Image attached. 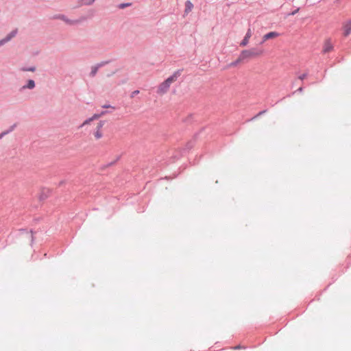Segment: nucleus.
Segmentation results:
<instances>
[{
	"mask_svg": "<svg viewBox=\"0 0 351 351\" xmlns=\"http://www.w3.org/2000/svg\"><path fill=\"white\" fill-rule=\"evenodd\" d=\"M139 93V90H134L132 93H131V97L133 98L136 95H138Z\"/></svg>",
	"mask_w": 351,
	"mask_h": 351,
	"instance_id": "obj_28",
	"label": "nucleus"
},
{
	"mask_svg": "<svg viewBox=\"0 0 351 351\" xmlns=\"http://www.w3.org/2000/svg\"><path fill=\"white\" fill-rule=\"evenodd\" d=\"M251 36H252L251 29H248V30L246 32L243 39L241 42L240 45L243 46V47L247 45V43H249V39L251 37Z\"/></svg>",
	"mask_w": 351,
	"mask_h": 351,
	"instance_id": "obj_8",
	"label": "nucleus"
},
{
	"mask_svg": "<svg viewBox=\"0 0 351 351\" xmlns=\"http://www.w3.org/2000/svg\"><path fill=\"white\" fill-rule=\"evenodd\" d=\"M100 117H100L99 113H96V114H94L90 118L93 119V121H94V120L98 119Z\"/></svg>",
	"mask_w": 351,
	"mask_h": 351,
	"instance_id": "obj_27",
	"label": "nucleus"
},
{
	"mask_svg": "<svg viewBox=\"0 0 351 351\" xmlns=\"http://www.w3.org/2000/svg\"><path fill=\"white\" fill-rule=\"evenodd\" d=\"M94 135H95V137L97 138V139H99L102 137V133L101 132L100 130H96L94 133Z\"/></svg>",
	"mask_w": 351,
	"mask_h": 351,
	"instance_id": "obj_18",
	"label": "nucleus"
},
{
	"mask_svg": "<svg viewBox=\"0 0 351 351\" xmlns=\"http://www.w3.org/2000/svg\"><path fill=\"white\" fill-rule=\"evenodd\" d=\"M109 112H110L106 111V110H102L101 112H99V114H100V117H102Z\"/></svg>",
	"mask_w": 351,
	"mask_h": 351,
	"instance_id": "obj_31",
	"label": "nucleus"
},
{
	"mask_svg": "<svg viewBox=\"0 0 351 351\" xmlns=\"http://www.w3.org/2000/svg\"><path fill=\"white\" fill-rule=\"evenodd\" d=\"M296 91L297 92H300V93L302 92L303 91V87H300Z\"/></svg>",
	"mask_w": 351,
	"mask_h": 351,
	"instance_id": "obj_34",
	"label": "nucleus"
},
{
	"mask_svg": "<svg viewBox=\"0 0 351 351\" xmlns=\"http://www.w3.org/2000/svg\"><path fill=\"white\" fill-rule=\"evenodd\" d=\"M21 71L34 72L36 71V67L34 66L29 67H22Z\"/></svg>",
	"mask_w": 351,
	"mask_h": 351,
	"instance_id": "obj_14",
	"label": "nucleus"
},
{
	"mask_svg": "<svg viewBox=\"0 0 351 351\" xmlns=\"http://www.w3.org/2000/svg\"><path fill=\"white\" fill-rule=\"evenodd\" d=\"M102 108H111L112 110H114L115 109V107L111 106V105H104L102 106Z\"/></svg>",
	"mask_w": 351,
	"mask_h": 351,
	"instance_id": "obj_30",
	"label": "nucleus"
},
{
	"mask_svg": "<svg viewBox=\"0 0 351 351\" xmlns=\"http://www.w3.org/2000/svg\"><path fill=\"white\" fill-rule=\"evenodd\" d=\"M333 48H334V47L331 42V39L328 38L325 40V42L324 43L322 53H328V52L331 51L333 49Z\"/></svg>",
	"mask_w": 351,
	"mask_h": 351,
	"instance_id": "obj_5",
	"label": "nucleus"
},
{
	"mask_svg": "<svg viewBox=\"0 0 351 351\" xmlns=\"http://www.w3.org/2000/svg\"><path fill=\"white\" fill-rule=\"evenodd\" d=\"M279 36V34L276 32H270L266 34H265L263 37L262 41L261 42V44H263L264 42H265L267 40L277 37Z\"/></svg>",
	"mask_w": 351,
	"mask_h": 351,
	"instance_id": "obj_6",
	"label": "nucleus"
},
{
	"mask_svg": "<svg viewBox=\"0 0 351 351\" xmlns=\"http://www.w3.org/2000/svg\"><path fill=\"white\" fill-rule=\"evenodd\" d=\"M109 62H110V61H102V62H101L99 63H97L96 65L97 66H99V68L105 66L106 64H108Z\"/></svg>",
	"mask_w": 351,
	"mask_h": 351,
	"instance_id": "obj_25",
	"label": "nucleus"
},
{
	"mask_svg": "<svg viewBox=\"0 0 351 351\" xmlns=\"http://www.w3.org/2000/svg\"><path fill=\"white\" fill-rule=\"evenodd\" d=\"M307 76V73H303L302 75H300L298 78L300 80H303L306 78V77Z\"/></svg>",
	"mask_w": 351,
	"mask_h": 351,
	"instance_id": "obj_29",
	"label": "nucleus"
},
{
	"mask_svg": "<svg viewBox=\"0 0 351 351\" xmlns=\"http://www.w3.org/2000/svg\"><path fill=\"white\" fill-rule=\"evenodd\" d=\"M5 136V133H4V132H2L1 134H0V140Z\"/></svg>",
	"mask_w": 351,
	"mask_h": 351,
	"instance_id": "obj_33",
	"label": "nucleus"
},
{
	"mask_svg": "<svg viewBox=\"0 0 351 351\" xmlns=\"http://www.w3.org/2000/svg\"><path fill=\"white\" fill-rule=\"evenodd\" d=\"M263 51L259 48H252L247 50H243L240 53V60H246L248 58L258 56L263 53Z\"/></svg>",
	"mask_w": 351,
	"mask_h": 351,
	"instance_id": "obj_1",
	"label": "nucleus"
},
{
	"mask_svg": "<svg viewBox=\"0 0 351 351\" xmlns=\"http://www.w3.org/2000/svg\"><path fill=\"white\" fill-rule=\"evenodd\" d=\"M193 147V143L190 141L186 145V147L183 149V152H185L186 150H189Z\"/></svg>",
	"mask_w": 351,
	"mask_h": 351,
	"instance_id": "obj_16",
	"label": "nucleus"
},
{
	"mask_svg": "<svg viewBox=\"0 0 351 351\" xmlns=\"http://www.w3.org/2000/svg\"><path fill=\"white\" fill-rule=\"evenodd\" d=\"M91 121H93V119H91V118L90 117V118H88V119H86V120L82 123V124H81V125H80V127H79V128H82V127H84V125H87V124L90 123Z\"/></svg>",
	"mask_w": 351,
	"mask_h": 351,
	"instance_id": "obj_17",
	"label": "nucleus"
},
{
	"mask_svg": "<svg viewBox=\"0 0 351 351\" xmlns=\"http://www.w3.org/2000/svg\"><path fill=\"white\" fill-rule=\"evenodd\" d=\"M64 181H61V182H60V185L63 184V183H64Z\"/></svg>",
	"mask_w": 351,
	"mask_h": 351,
	"instance_id": "obj_39",
	"label": "nucleus"
},
{
	"mask_svg": "<svg viewBox=\"0 0 351 351\" xmlns=\"http://www.w3.org/2000/svg\"><path fill=\"white\" fill-rule=\"evenodd\" d=\"M181 72H182V70L179 69V70L176 71L173 73V75L176 80H177V78L181 75Z\"/></svg>",
	"mask_w": 351,
	"mask_h": 351,
	"instance_id": "obj_21",
	"label": "nucleus"
},
{
	"mask_svg": "<svg viewBox=\"0 0 351 351\" xmlns=\"http://www.w3.org/2000/svg\"><path fill=\"white\" fill-rule=\"evenodd\" d=\"M299 11V8L295 10L294 11H293L292 12H291L289 14V15H295Z\"/></svg>",
	"mask_w": 351,
	"mask_h": 351,
	"instance_id": "obj_32",
	"label": "nucleus"
},
{
	"mask_svg": "<svg viewBox=\"0 0 351 351\" xmlns=\"http://www.w3.org/2000/svg\"><path fill=\"white\" fill-rule=\"evenodd\" d=\"M95 0H80L82 5H92Z\"/></svg>",
	"mask_w": 351,
	"mask_h": 351,
	"instance_id": "obj_13",
	"label": "nucleus"
},
{
	"mask_svg": "<svg viewBox=\"0 0 351 351\" xmlns=\"http://www.w3.org/2000/svg\"><path fill=\"white\" fill-rule=\"evenodd\" d=\"M49 193V190H47L42 191V193L40 195L39 199L40 200H44L48 197V194Z\"/></svg>",
	"mask_w": 351,
	"mask_h": 351,
	"instance_id": "obj_12",
	"label": "nucleus"
},
{
	"mask_svg": "<svg viewBox=\"0 0 351 351\" xmlns=\"http://www.w3.org/2000/svg\"><path fill=\"white\" fill-rule=\"evenodd\" d=\"M267 111V110H263L259 112L256 115H255L253 118H252V120H254V119L258 118L259 116L266 113Z\"/></svg>",
	"mask_w": 351,
	"mask_h": 351,
	"instance_id": "obj_24",
	"label": "nucleus"
},
{
	"mask_svg": "<svg viewBox=\"0 0 351 351\" xmlns=\"http://www.w3.org/2000/svg\"><path fill=\"white\" fill-rule=\"evenodd\" d=\"M18 32V29L15 28L12 29L9 34H8V35L5 38L1 39L0 47L4 45L5 44L10 41L13 38H14L17 35Z\"/></svg>",
	"mask_w": 351,
	"mask_h": 351,
	"instance_id": "obj_3",
	"label": "nucleus"
},
{
	"mask_svg": "<svg viewBox=\"0 0 351 351\" xmlns=\"http://www.w3.org/2000/svg\"><path fill=\"white\" fill-rule=\"evenodd\" d=\"M98 70H99V66H97L96 64L93 66L91 67V71H90V72L89 73V76L90 77H94L96 75Z\"/></svg>",
	"mask_w": 351,
	"mask_h": 351,
	"instance_id": "obj_10",
	"label": "nucleus"
},
{
	"mask_svg": "<svg viewBox=\"0 0 351 351\" xmlns=\"http://www.w3.org/2000/svg\"><path fill=\"white\" fill-rule=\"evenodd\" d=\"M174 158H178L180 156H177V155H175L173 156Z\"/></svg>",
	"mask_w": 351,
	"mask_h": 351,
	"instance_id": "obj_37",
	"label": "nucleus"
},
{
	"mask_svg": "<svg viewBox=\"0 0 351 351\" xmlns=\"http://www.w3.org/2000/svg\"><path fill=\"white\" fill-rule=\"evenodd\" d=\"M132 5L131 3H123L119 5V8L123 9L126 7L130 6Z\"/></svg>",
	"mask_w": 351,
	"mask_h": 351,
	"instance_id": "obj_19",
	"label": "nucleus"
},
{
	"mask_svg": "<svg viewBox=\"0 0 351 351\" xmlns=\"http://www.w3.org/2000/svg\"><path fill=\"white\" fill-rule=\"evenodd\" d=\"M193 8V4L191 1H186L185 2V12H191Z\"/></svg>",
	"mask_w": 351,
	"mask_h": 351,
	"instance_id": "obj_11",
	"label": "nucleus"
},
{
	"mask_svg": "<svg viewBox=\"0 0 351 351\" xmlns=\"http://www.w3.org/2000/svg\"><path fill=\"white\" fill-rule=\"evenodd\" d=\"M167 81H169V82L171 84V83L174 81H176V80L175 79V77H173V75H171V76H169L167 79H166Z\"/></svg>",
	"mask_w": 351,
	"mask_h": 351,
	"instance_id": "obj_26",
	"label": "nucleus"
},
{
	"mask_svg": "<svg viewBox=\"0 0 351 351\" xmlns=\"http://www.w3.org/2000/svg\"><path fill=\"white\" fill-rule=\"evenodd\" d=\"M114 162H115V161L109 163L108 165H109V166H110V165H113Z\"/></svg>",
	"mask_w": 351,
	"mask_h": 351,
	"instance_id": "obj_38",
	"label": "nucleus"
},
{
	"mask_svg": "<svg viewBox=\"0 0 351 351\" xmlns=\"http://www.w3.org/2000/svg\"><path fill=\"white\" fill-rule=\"evenodd\" d=\"M35 86H36V83H35L34 80H28L27 83L21 88L20 90L22 91L25 89L32 90V89H34L35 88Z\"/></svg>",
	"mask_w": 351,
	"mask_h": 351,
	"instance_id": "obj_7",
	"label": "nucleus"
},
{
	"mask_svg": "<svg viewBox=\"0 0 351 351\" xmlns=\"http://www.w3.org/2000/svg\"><path fill=\"white\" fill-rule=\"evenodd\" d=\"M181 72H182V70L179 69V70L176 71L173 73V75L176 80H177V78L181 75Z\"/></svg>",
	"mask_w": 351,
	"mask_h": 351,
	"instance_id": "obj_22",
	"label": "nucleus"
},
{
	"mask_svg": "<svg viewBox=\"0 0 351 351\" xmlns=\"http://www.w3.org/2000/svg\"><path fill=\"white\" fill-rule=\"evenodd\" d=\"M343 35L348 36L351 33V21H348L343 27Z\"/></svg>",
	"mask_w": 351,
	"mask_h": 351,
	"instance_id": "obj_9",
	"label": "nucleus"
},
{
	"mask_svg": "<svg viewBox=\"0 0 351 351\" xmlns=\"http://www.w3.org/2000/svg\"><path fill=\"white\" fill-rule=\"evenodd\" d=\"M53 19H60L65 22L66 24L73 25H77L79 24L82 21V19H75V20H71L68 19L65 15L64 14H56L53 16Z\"/></svg>",
	"mask_w": 351,
	"mask_h": 351,
	"instance_id": "obj_2",
	"label": "nucleus"
},
{
	"mask_svg": "<svg viewBox=\"0 0 351 351\" xmlns=\"http://www.w3.org/2000/svg\"><path fill=\"white\" fill-rule=\"evenodd\" d=\"M16 127V123H14L13 125H12L8 130L3 131L4 133H5V135L10 134V132H12Z\"/></svg>",
	"mask_w": 351,
	"mask_h": 351,
	"instance_id": "obj_15",
	"label": "nucleus"
},
{
	"mask_svg": "<svg viewBox=\"0 0 351 351\" xmlns=\"http://www.w3.org/2000/svg\"><path fill=\"white\" fill-rule=\"evenodd\" d=\"M241 347V346H237L234 348V350H238V349H240Z\"/></svg>",
	"mask_w": 351,
	"mask_h": 351,
	"instance_id": "obj_35",
	"label": "nucleus"
},
{
	"mask_svg": "<svg viewBox=\"0 0 351 351\" xmlns=\"http://www.w3.org/2000/svg\"><path fill=\"white\" fill-rule=\"evenodd\" d=\"M170 86H171V84L169 82V81H167V80H165L158 87L157 93H158V94L165 93L169 90Z\"/></svg>",
	"mask_w": 351,
	"mask_h": 351,
	"instance_id": "obj_4",
	"label": "nucleus"
},
{
	"mask_svg": "<svg viewBox=\"0 0 351 351\" xmlns=\"http://www.w3.org/2000/svg\"><path fill=\"white\" fill-rule=\"evenodd\" d=\"M105 121H100L98 124H97V130H101V129L103 128L104 123H105Z\"/></svg>",
	"mask_w": 351,
	"mask_h": 351,
	"instance_id": "obj_23",
	"label": "nucleus"
},
{
	"mask_svg": "<svg viewBox=\"0 0 351 351\" xmlns=\"http://www.w3.org/2000/svg\"><path fill=\"white\" fill-rule=\"evenodd\" d=\"M31 233H32V235H31V237H32V242H33L34 241V237H33V231L32 230H31Z\"/></svg>",
	"mask_w": 351,
	"mask_h": 351,
	"instance_id": "obj_36",
	"label": "nucleus"
},
{
	"mask_svg": "<svg viewBox=\"0 0 351 351\" xmlns=\"http://www.w3.org/2000/svg\"><path fill=\"white\" fill-rule=\"evenodd\" d=\"M241 61H243V60H240V56H239L238 59L236 60L235 61L231 62L230 65L232 66H235Z\"/></svg>",
	"mask_w": 351,
	"mask_h": 351,
	"instance_id": "obj_20",
	"label": "nucleus"
}]
</instances>
